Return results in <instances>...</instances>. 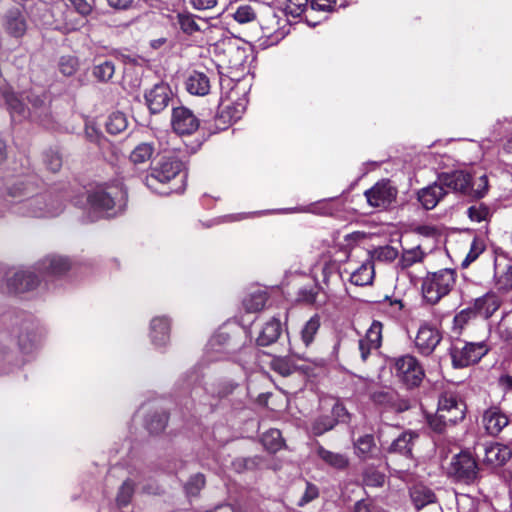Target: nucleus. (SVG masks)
Masks as SVG:
<instances>
[{"label": "nucleus", "instance_id": "obj_1", "mask_svg": "<svg viewBox=\"0 0 512 512\" xmlns=\"http://www.w3.org/2000/svg\"><path fill=\"white\" fill-rule=\"evenodd\" d=\"M437 179L444 190L452 191L471 200H480L489 191V180L485 174L474 178L465 170H453L439 173Z\"/></svg>", "mask_w": 512, "mask_h": 512}, {"label": "nucleus", "instance_id": "obj_2", "mask_svg": "<svg viewBox=\"0 0 512 512\" xmlns=\"http://www.w3.org/2000/svg\"><path fill=\"white\" fill-rule=\"evenodd\" d=\"M456 279L457 272L455 269L444 268L435 272H428L421 284L423 299L431 305L437 304L452 291Z\"/></svg>", "mask_w": 512, "mask_h": 512}, {"label": "nucleus", "instance_id": "obj_3", "mask_svg": "<svg viewBox=\"0 0 512 512\" xmlns=\"http://www.w3.org/2000/svg\"><path fill=\"white\" fill-rule=\"evenodd\" d=\"M127 190L119 181L97 185L88 193L87 202L95 211H111L116 206L125 204Z\"/></svg>", "mask_w": 512, "mask_h": 512}, {"label": "nucleus", "instance_id": "obj_4", "mask_svg": "<svg viewBox=\"0 0 512 512\" xmlns=\"http://www.w3.org/2000/svg\"><path fill=\"white\" fill-rule=\"evenodd\" d=\"M489 351L486 341L470 342L456 337L451 342L449 355L452 366L462 369L477 364Z\"/></svg>", "mask_w": 512, "mask_h": 512}, {"label": "nucleus", "instance_id": "obj_5", "mask_svg": "<svg viewBox=\"0 0 512 512\" xmlns=\"http://www.w3.org/2000/svg\"><path fill=\"white\" fill-rule=\"evenodd\" d=\"M183 162L176 156H162L151 165L144 179L145 185L154 192L160 191V185L170 183L183 169Z\"/></svg>", "mask_w": 512, "mask_h": 512}, {"label": "nucleus", "instance_id": "obj_6", "mask_svg": "<svg viewBox=\"0 0 512 512\" xmlns=\"http://www.w3.org/2000/svg\"><path fill=\"white\" fill-rule=\"evenodd\" d=\"M391 368L398 381L408 390L420 387L426 376L420 361L411 354L392 358Z\"/></svg>", "mask_w": 512, "mask_h": 512}, {"label": "nucleus", "instance_id": "obj_7", "mask_svg": "<svg viewBox=\"0 0 512 512\" xmlns=\"http://www.w3.org/2000/svg\"><path fill=\"white\" fill-rule=\"evenodd\" d=\"M448 475L455 482L471 485L480 478L477 459L468 450H462L451 459Z\"/></svg>", "mask_w": 512, "mask_h": 512}, {"label": "nucleus", "instance_id": "obj_8", "mask_svg": "<svg viewBox=\"0 0 512 512\" xmlns=\"http://www.w3.org/2000/svg\"><path fill=\"white\" fill-rule=\"evenodd\" d=\"M245 112L242 102H221L212 122L203 121V129L208 130V135L217 134L228 129L232 124L240 120Z\"/></svg>", "mask_w": 512, "mask_h": 512}, {"label": "nucleus", "instance_id": "obj_9", "mask_svg": "<svg viewBox=\"0 0 512 512\" xmlns=\"http://www.w3.org/2000/svg\"><path fill=\"white\" fill-rule=\"evenodd\" d=\"M364 196L371 207L387 210L396 203L398 189L391 180L382 179L367 189Z\"/></svg>", "mask_w": 512, "mask_h": 512}, {"label": "nucleus", "instance_id": "obj_10", "mask_svg": "<svg viewBox=\"0 0 512 512\" xmlns=\"http://www.w3.org/2000/svg\"><path fill=\"white\" fill-rule=\"evenodd\" d=\"M171 128L178 136H191L199 130L201 120L185 106H178L172 109Z\"/></svg>", "mask_w": 512, "mask_h": 512}, {"label": "nucleus", "instance_id": "obj_11", "mask_svg": "<svg viewBox=\"0 0 512 512\" xmlns=\"http://www.w3.org/2000/svg\"><path fill=\"white\" fill-rule=\"evenodd\" d=\"M370 399L375 406L389 412L403 413L411 408L410 400L393 389L374 391L370 394Z\"/></svg>", "mask_w": 512, "mask_h": 512}, {"label": "nucleus", "instance_id": "obj_12", "mask_svg": "<svg viewBox=\"0 0 512 512\" xmlns=\"http://www.w3.org/2000/svg\"><path fill=\"white\" fill-rule=\"evenodd\" d=\"M466 408L465 402L452 392H444L439 397L437 409L445 414V419L451 426L464 420Z\"/></svg>", "mask_w": 512, "mask_h": 512}, {"label": "nucleus", "instance_id": "obj_13", "mask_svg": "<svg viewBox=\"0 0 512 512\" xmlns=\"http://www.w3.org/2000/svg\"><path fill=\"white\" fill-rule=\"evenodd\" d=\"M320 327L321 317L319 314H314L304 323L299 332L300 343L297 341L292 342L291 339H289V352L298 358H303L305 353L303 349H307L311 346Z\"/></svg>", "mask_w": 512, "mask_h": 512}, {"label": "nucleus", "instance_id": "obj_14", "mask_svg": "<svg viewBox=\"0 0 512 512\" xmlns=\"http://www.w3.org/2000/svg\"><path fill=\"white\" fill-rule=\"evenodd\" d=\"M442 341L440 330L429 323L420 325L414 344L418 353L422 356H430Z\"/></svg>", "mask_w": 512, "mask_h": 512}, {"label": "nucleus", "instance_id": "obj_15", "mask_svg": "<svg viewBox=\"0 0 512 512\" xmlns=\"http://www.w3.org/2000/svg\"><path fill=\"white\" fill-rule=\"evenodd\" d=\"M383 324L373 320L365 335L359 339L358 348L362 362H367L369 357L376 353L382 345Z\"/></svg>", "mask_w": 512, "mask_h": 512}, {"label": "nucleus", "instance_id": "obj_16", "mask_svg": "<svg viewBox=\"0 0 512 512\" xmlns=\"http://www.w3.org/2000/svg\"><path fill=\"white\" fill-rule=\"evenodd\" d=\"M322 284L320 289L328 296L335 295L342 287L344 281L340 272V264L335 259H327L321 268Z\"/></svg>", "mask_w": 512, "mask_h": 512}, {"label": "nucleus", "instance_id": "obj_17", "mask_svg": "<svg viewBox=\"0 0 512 512\" xmlns=\"http://www.w3.org/2000/svg\"><path fill=\"white\" fill-rule=\"evenodd\" d=\"M146 105L152 114L163 111L172 99V91L167 83H156L144 94Z\"/></svg>", "mask_w": 512, "mask_h": 512}, {"label": "nucleus", "instance_id": "obj_18", "mask_svg": "<svg viewBox=\"0 0 512 512\" xmlns=\"http://www.w3.org/2000/svg\"><path fill=\"white\" fill-rule=\"evenodd\" d=\"M70 268V260L59 255H48L35 265V270L43 276H60L68 272Z\"/></svg>", "mask_w": 512, "mask_h": 512}, {"label": "nucleus", "instance_id": "obj_19", "mask_svg": "<svg viewBox=\"0 0 512 512\" xmlns=\"http://www.w3.org/2000/svg\"><path fill=\"white\" fill-rule=\"evenodd\" d=\"M39 276L31 270H21L14 273L7 281L8 290L12 293H25L38 287Z\"/></svg>", "mask_w": 512, "mask_h": 512}, {"label": "nucleus", "instance_id": "obj_20", "mask_svg": "<svg viewBox=\"0 0 512 512\" xmlns=\"http://www.w3.org/2000/svg\"><path fill=\"white\" fill-rule=\"evenodd\" d=\"M501 304V298L495 292L490 291L474 299L470 306L476 317L489 319L499 310Z\"/></svg>", "mask_w": 512, "mask_h": 512}, {"label": "nucleus", "instance_id": "obj_21", "mask_svg": "<svg viewBox=\"0 0 512 512\" xmlns=\"http://www.w3.org/2000/svg\"><path fill=\"white\" fill-rule=\"evenodd\" d=\"M2 26L9 36L17 39L22 38L27 31L26 18L18 8L10 9L5 13Z\"/></svg>", "mask_w": 512, "mask_h": 512}, {"label": "nucleus", "instance_id": "obj_22", "mask_svg": "<svg viewBox=\"0 0 512 512\" xmlns=\"http://www.w3.org/2000/svg\"><path fill=\"white\" fill-rule=\"evenodd\" d=\"M482 422L489 435L498 436L508 425L509 419L498 407H490L484 412Z\"/></svg>", "mask_w": 512, "mask_h": 512}, {"label": "nucleus", "instance_id": "obj_23", "mask_svg": "<svg viewBox=\"0 0 512 512\" xmlns=\"http://www.w3.org/2000/svg\"><path fill=\"white\" fill-rule=\"evenodd\" d=\"M418 438L419 435L416 432L411 430L404 431L391 442L387 448V452L389 454H398L405 458L411 459L413 458L412 451L414 443Z\"/></svg>", "mask_w": 512, "mask_h": 512}, {"label": "nucleus", "instance_id": "obj_24", "mask_svg": "<svg viewBox=\"0 0 512 512\" xmlns=\"http://www.w3.org/2000/svg\"><path fill=\"white\" fill-rule=\"evenodd\" d=\"M282 333V324L279 318L271 317L268 321H266L258 336L256 337L255 343L258 347H267L279 339Z\"/></svg>", "mask_w": 512, "mask_h": 512}, {"label": "nucleus", "instance_id": "obj_25", "mask_svg": "<svg viewBox=\"0 0 512 512\" xmlns=\"http://www.w3.org/2000/svg\"><path fill=\"white\" fill-rule=\"evenodd\" d=\"M447 195V190L439 183L438 179L431 185L422 188L417 193V199L426 210H431Z\"/></svg>", "mask_w": 512, "mask_h": 512}, {"label": "nucleus", "instance_id": "obj_26", "mask_svg": "<svg viewBox=\"0 0 512 512\" xmlns=\"http://www.w3.org/2000/svg\"><path fill=\"white\" fill-rule=\"evenodd\" d=\"M285 12L293 18H302L310 26H316L321 21L310 13V0H287Z\"/></svg>", "mask_w": 512, "mask_h": 512}, {"label": "nucleus", "instance_id": "obj_27", "mask_svg": "<svg viewBox=\"0 0 512 512\" xmlns=\"http://www.w3.org/2000/svg\"><path fill=\"white\" fill-rule=\"evenodd\" d=\"M409 496L416 510L437 502L435 492L422 483H416L409 488Z\"/></svg>", "mask_w": 512, "mask_h": 512}, {"label": "nucleus", "instance_id": "obj_28", "mask_svg": "<svg viewBox=\"0 0 512 512\" xmlns=\"http://www.w3.org/2000/svg\"><path fill=\"white\" fill-rule=\"evenodd\" d=\"M512 457V449L504 444L494 443L485 448L484 461L493 466H503Z\"/></svg>", "mask_w": 512, "mask_h": 512}, {"label": "nucleus", "instance_id": "obj_29", "mask_svg": "<svg viewBox=\"0 0 512 512\" xmlns=\"http://www.w3.org/2000/svg\"><path fill=\"white\" fill-rule=\"evenodd\" d=\"M228 13L237 23L241 25L257 22L259 15L257 8L247 3L230 4Z\"/></svg>", "mask_w": 512, "mask_h": 512}, {"label": "nucleus", "instance_id": "obj_30", "mask_svg": "<svg viewBox=\"0 0 512 512\" xmlns=\"http://www.w3.org/2000/svg\"><path fill=\"white\" fill-rule=\"evenodd\" d=\"M185 87L192 95L204 96L210 91V80L204 72L194 70L187 76Z\"/></svg>", "mask_w": 512, "mask_h": 512}, {"label": "nucleus", "instance_id": "obj_31", "mask_svg": "<svg viewBox=\"0 0 512 512\" xmlns=\"http://www.w3.org/2000/svg\"><path fill=\"white\" fill-rule=\"evenodd\" d=\"M170 320L167 317L159 316L151 320L150 337L156 346H163L169 340Z\"/></svg>", "mask_w": 512, "mask_h": 512}, {"label": "nucleus", "instance_id": "obj_32", "mask_svg": "<svg viewBox=\"0 0 512 512\" xmlns=\"http://www.w3.org/2000/svg\"><path fill=\"white\" fill-rule=\"evenodd\" d=\"M34 193V185L25 179H16L6 186V195L15 202H21L32 196Z\"/></svg>", "mask_w": 512, "mask_h": 512}, {"label": "nucleus", "instance_id": "obj_33", "mask_svg": "<svg viewBox=\"0 0 512 512\" xmlns=\"http://www.w3.org/2000/svg\"><path fill=\"white\" fill-rule=\"evenodd\" d=\"M374 276V262L367 259L351 273L350 282L356 286H366L372 283Z\"/></svg>", "mask_w": 512, "mask_h": 512}, {"label": "nucleus", "instance_id": "obj_34", "mask_svg": "<svg viewBox=\"0 0 512 512\" xmlns=\"http://www.w3.org/2000/svg\"><path fill=\"white\" fill-rule=\"evenodd\" d=\"M257 23L262 30V35L268 38L272 37L280 28V20L271 8L259 13Z\"/></svg>", "mask_w": 512, "mask_h": 512}, {"label": "nucleus", "instance_id": "obj_35", "mask_svg": "<svg viewBox=\"0 0 512 512\" xmlns=\"http://www.w3.org/2000/svg\"><path fill=\"white\" fill-rule=\"evenodd\" d=\"M317 455L327 465L338 470H344L349 466V459L346 455L332 452L323 446L317 448Z\"/></svg>", "mask_w": 512, "mask_h": 512}, {"label": "nucleus", "instance_id": "obj_36", "mask_svg": "<svg viewBox=\"0 0 512 512\" xmlns=\"http://www.w3.org/2000/svg\"><path fill=\"white\" fill-rule=\"evenodd\" d=\"M268 299L269 296L266 291L257 290L246 295L242 305L247 313H257L263 310Z\"/></svg>", "mask_w": 512, "mask_h": 512}, {"label": "nucleus", "instance_id": "obj_37", "mask_svg": "<svg viewBox=\"0 0 512 512\" xmlns=\"http://www.w3.org/2000/svg\"><path fill=\"white\" fill-rule=\"evenodd\" d=\"M354 447L357 456L363 460L373 458L377 450L375 438L372 434H365L358 437L354 442Z\"/></svg>", "mask_w": 512, "mask_h": 512}, {"label": "nucleus", "instance_id": "obj_38", "mask_svg": "<svg viewBox=\"0 0 512 512\" xmlns=\"http://www.w3.org/2000/svg\"><path fill=\"white\" fill-rule=\"evenodd\" d=\"M261 443L264 448L272 454L277 453L285 446V440L279 429L271 428L261 436Z\"/></svg>", "mask_w": 512, "mask_h": 512}, {"label": "nucleus", "instance_id": "obj_39", "mask_svg": "<svg viewBox=\"0 0 512 512\" xmlns=\"http://www.w3.org/2000/svg\"><path fill=\"white\" fill-rule=\"evenodd\" d=\"M425 256L426 254L421 249L420 246H416L411 249H403L401 257L399 258L398 261V266L402 270H406L416 263H421L424 260Z\"/></svg>", "mask_w": 512, "mask_h": 512}, {"label": "nucleus", "instance_id": "obj_40", "mask_svg": "<svg viewBox=\"0 0 512 512\" xmlns=\"http://www.w3.org/2000/svg\"><path fill=\"white\" fill-rule=\"evenodd\" d=\"M154 151L153 142H141L130 153V161L134 164H142L151 159Z\"/></svg>", "mask_w": 512, "mask_h": 512}, {"label": "nucleus", "instance_id": "obj_41", "mask_svg": "<svg viewBox=\"0 0 512 512\" xmlns=\"http://www.w3.org/2000/svg\"><path fill=\"white\" fill-rule=\"evenodd\" d=\"M168 420L169 414L165 410L157 411L146 420L147 430L151 434H159L166 428Z\"/></svg>", "mask_w": 512, "mask_h": 512}, {"label": "nucleus", "instance_id": "obj_42", "mask_svg": "<svg viewBox=\"0 0 512 512\" xmlns=\"http://www.w3.org/2000/svg\"><path fill=\"white\" fill-rule=\"evenodd\" d=\"M3 97L12 119L25 117L26 105L14 92H4Z\"/></svg>", "mask_w": 512, "mask_h": 512}, {"label": "nucleus", "instance_id": "obj_43", "mask_svg": "<svg viewBox=\"0 0 512 512\" xmlns=\"http://www.w3.org/2000/svg\"><path fill=\"white\" fill-rule=\"evenodd\" d=\"M176 25L186 35H193L196 32L202 31L203 28L196 22L195 17L189 13H178L176 16Z\"/></svg>", "mask_w": 512, "mask_h": 512}, {"label": "nucleus", "instance_id": "obj_44", "mask_svg": "<svg viewBox=\"0 0 512 512\" xmlns=\"http://www.w3.org/2000/svg\"><path fill=\"white\" fill-rule=\"evenodd\" d=\"M115 73V64L111 60L99 62L93 66L92 75L99 82H108L112 79Z\"/></svg>", "mask_w": 512, "mask_h": 512}, {"label": "nucleus", "instance_id": "obj_45", "mask_svg": "<svg viewBox=\"0 0 512 512\" xmlns=\"http://www.w3.org/2000/svg\"><path fill=\"white\" fill-rule=\"evenodd\" d=\"M106 131L111 135H117L127 128V119L124 113L114 112L106 121Z\"/></svg>", "mask_w": 512, "mask_h": 512}, {"label": "nucleus", "instance_id": "obj_46", "mask_svg": "<svg viewBox=\"0 0 512 512\" xmlns=\"http://www.w3.org/2000/svg\"><path fill=\"white\" fill-rule=\"evenodd\" d=\"M486 244L485 241L479 237L475 236L471 242L470 249L462 261V267H468L472 262L478 259V257L485 251Z\"/></svg>", "mask_w": 512, "mask_h": 512}, {"label": "nucleus", "instance_id": "obj_47", "mask_svg": "<svg viewBox=\"0 0 512 512\" xmlns=\"http://www.w3.org/2000/svg\"><path fill=\"white\" fill-rule=\"evenodd\" d=\"M476 318L471 306L459 311L453 318L452 332L460 336L465 326L472 319Z\"/></svg>", "mask_w": 512, "mask_h": 512}, {"label": "nucleus", "instance_id": "obj_48", "mask_svg": "<svg viewBox=\"0 0 512 512\" xmlns=\"http://www.w3.org/2000/svg\"><path fill=\"white\" fill-rule=\"evenodd\" d=\"M426 419L430 430L439 435L444 434L446 429L451 427L450 423L445 419V414H441L438 409L435 414L427 415Z\"/></svg>", "mask_w": 512, "mask_h": 512}, {"label": "nucleus", "instance_id": "obj_49", "mask_svg": "<svg viewBox=\"0 0 512 512\" xmlns=\"http://www.w3.org/2000/svg\"><path fill=\"white\" fill-rule=\"evenodd\" d=\"M337 425V419L331 415H322L318 417L312 424L313 434L316 436L332 430Z\"/></svg>", "mask_w": 512, "mask_h": 512}, {"label": "nucleus", "instance_id": "obj_50", "mask_svg": "<svg viewBox=\"0 0 512 512\" xmlns=\"http://www.w3.org/2000/svg\"><path fill=\"white\" fill-rule=\"evenodd\" d=\"M134 487V482L131 479H127L123 482L116 497L118 507L122 508L130 504L134 494Z\"/></svg>", "mask_w": 512, "mask_h": 512}, {"label": "nucleus", "instance_id": "obj_51", "mask_svg": "<svg viewBox=\"0 0 512 512\" xmlns=\"http://www.w3.org/2000/svg\"><path fill=\"white\" fill-rule=\"evenodd\" d=\"M43 163L49 171L57 173L62 167V156L57 150L50 148L43 154Z\"/></svg>", "mask_w": 512, "mask_h": 512}, {"label": "nucleus", "instance_id": "obj_52", "mask_svg": "<svg viewBox=\"0 0 512 512\" xmlns=\"http://www.w3.org/2000/svg\"><path fill=\"white\" fill-rule=\"evenodd\" d=\"M67 7H72L80 16L87 18L94 10L93 0H63Z\"/></svg>", "mask_w": 512, "mask_h": 512}, {"label": "nucleus", "instance_id": "obj_53", "mask_svg": "<svg viewBox=\"0 0 512 512\" xmlns=\"http://www.w3.org/2000/svg\"><path fill=\"white\" fill-rule=\"evenodd\" d=\"M271 369L283 377L290 376L294 372V366L287 358L275 357L270 363Z\"/></svg>", "mask_w": 512, "mask_h": 512}, {"label": "nucleus", "instance_id": "obj_54", "mask_svg": "<svg viewBox=\"0 0 512 512\" xmlns=\"http://www.w3.org/2000/svg\"><path fill=\"white\" fill-rule=\"evenodd\" d=\"M204 486L205 476L202 473H196L189 478L184 488L187 495L196 496Z\"/></svg>", "mask_w": 512, "mask_h": 512}, {"label": "nucleus", "instance_id": "obj_55", "mask_svg": "<svg viewBox=\"0 0 512 512\" xmlns=\"http://www.w3.org/2000/svg\"><path fill=\"white\" fill-rule=\"evenodd\" d=\"M467 215L471 221L482 222L488 220L491 214L489 207L480 203L479 205L470 206Z\"/></svg>", "mask_w": 512, "mask_h": 512}, {"label": "nucleus", "instance_id": "obj_56", "mask_svg": "<svg viewBox=\"0 0 512 512\" xmlns=\"http://www.w3.org/2000/svg\"><path fill=\"white\" fill-rule=\"evenodd\" d=\"M262 464H263V458L261 456L240 458L234 462V465L238 471L256 470V469L260 468Z\"/></svg>", "mask_w": 512, "mask_h": 512}, {"label": "nucleus", "instance_id": "obj_57", "mask_svg": "<svg viewBox=\"0 0 512 512\" xmlns=\"http://www.w3.org/2000/svg\"><path fill=\"white\" fill-rule=\"evenodd\" d=\"M363 482L366 486L381 487L385 482V475L375 469H367L363 474Z\"/></svg>", "mask_w": 512, "mask_h": 512}, {"label": "nucleus", "instance_id": "obj_58", "mask_svg": "<svg viewBox=\"0 0 512 512\" xmlns=\"http://www.w3.org/2000/svg\"><path fill=\"white\" fill-rule=\"evenodd\" d=\"M337 5V0H310V13L315 16L316 12H330Z\"/></svg>", "mask_w": 512, "mask_h": 512}, {"label": "nucleus", "instance_id": "obj_59", "mask_svg": "<svg viewBox=\"0 0 512 512\" xmlns=\"http://www.w3.org/2000/svg\"><path fill=\"white\" fill-rule=\"evenodd\" d=\"M497 286L500 290L509 291L512 289V266H507L506 269L498 274L496 273Z\"/></svg>", "mask_w": 512, "mask_h": 512}, {"label": "nucleus", "instance_id": "obj_60", "mask_svg": "<svg viewBox=\"0 0 512 512\" xmlns=\"http://www.w3.org/2000/svg\"><path fill=\"white\" fill-rule=\"evenodd\" d=\"M78 68V61L74 57H62L59 62V70L65 76L73 75Z\"/></svg>", "mask_w": 512, "mask_h": 512}, {"label": "nucleus", "instance_id": "obj_61", "mask_svg": "<svg viewBox=\"0 0 512 512\" xmlns=\"http://www.w3.org/2000/svg\"><path fill=\"white\" fill-rule=\"evenodd\" d=\"M319 497V489L315 484L306 483V489L298 502V506L303 507Z\"/></svg>", "mask_w": 512, "mask_h": 512}, {"label": "nucleus", "instance_id": "obj_62", "mask_svg": "<svg viewBox=\"0 0 512 512\" xmlns=\"http://www.w3.org/2000/svg\"><path fill=\"white\" fill-rule=\"evenodd\" d=\"M331 416L335 417V419H337V424L339 422L347 423L350 421L349 412L347 411L346 407L340 402H336L333 405L332 411H331Z\"/></svg>", "mask_w": 512, "mask_h": 512}, {"label": "nucleus", "instance_id": "obj_63", "mask_svg": "<svg viewBox=\"0 0 512 512\" xmlns=\"http://www.w3.org/2000/svg\"><path fill=\"white\" fill-rule=\"evenodd\" d=\"M354 512H379L371 498L361 499L354 504Z\"/></svg>", "mask_w": 512, "mask_h": 512}, {"label": "nucleus", "instance_id": "obj_64", "mask_svg": "<svg viewBox=\"0 0 512 512\" xmlns=\"http://www.w3.org/2000/svg\"><path fill=\"white\" fill-rule=\"evenodd\" d=\"M34 334L27 333L25 336L19 335L18 345L22 352H28L33 346Z\"/></svg>", "mask_w": 512, "mask_h": 512}]
</instances>
